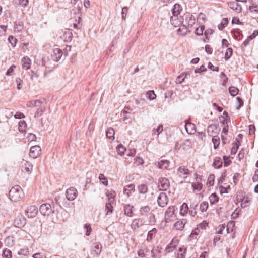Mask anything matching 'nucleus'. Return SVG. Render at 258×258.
I'll list each match as a JSON object with an SVG mask.
<instances>
[{
  "instance_id": "1",
  "label": "nucleus",
  "mask_w": 258,
  "mask_h": 258,
  "mask_svg": "<svg viewBox=\"0 0 258 258\" xmlns=\"http://www.w3.org/2000/svg\"><path fill=\"white\" fill-rule=\"evenodd\" d=\"M23 196L22 189L19 186L13 187L9 191V198L13 202H17Z\"/></svg>"
},
{
  "instance_id": "2",
  "label": "nucleus",
  "mask_w": 258,
  "mask_h": 258,
  "mask_svg": "<svg viewBox=\"0 0 258 258\" xmlns=\"http://www.w3.org/2000/svg\"><path fill=\"white\" fill-rule=\"evenodd\" d=\"M219 121L222 124L223 129L222 133L227 135L228 132L229 123H230V118L228 114H223L219 117Z\"/></svg>"
},
{
  "instance_id": "3",
  "label": "nucleus",
  "mask_w": 258,
  "mask_h": 258,
  "mask_svg": "<svg viewBox=\"0 0 258 258\" xmlns=\"http://www.w3.org/2000/svg\"><path fill=\"white\" fill-rule=\"evenodd\" d=\"M45 102L40 100L30 101L27 102V106L28 107H38V112H43L45 111Z\"/></svg>"
},
{
  "instance_id": "4",
  "label": "nucleus",
  "mask_w": 258,
  "mask_h": 258,
  "mask_svg": "<svg viewBox=\"0 0 258 258\" xmlns=\"http://www.w3.org/2000/svg\"><path fill=\"white\" fill-rule=\"evenodd\" d=\"M151 208L148 206H145L142 207L139 210V214L141 216H145L149 214L150 218L153 217L152 219L150 220V224H152L155 223V216L154 215L151 213H150Z\"/></svg>"
},
{
  "instance_id": "5",
  "label": "nucleus",
  "mask_w": 258,
  "mask_h": 258,
  "mask_svg": "<svg viewBox=\"0 0 258 258\" xmlns=\"http://www.w3.org/2000/svg\"><path fill=\"white\" fill-rule=\"evenodd\" d=\"M175 209L174 206L169 207L165 213V221L166 223L169 222L174 219L176 216L174 214Z\"/></svg>"
},
{
  "instance_id": "6",
  "label": "nucleus",
  "mask_w": 258,
  "mask_h": 258,
  "mask_svg": "<svg viewBox=\"0 0 258 258\" xmlns=\"http://www.w3.org/2000/svg\"><path fill=\"white\" fill-rule=\"evenodd\" d=\"M170 187L169 180L165 177H161L158 180V187L160 190L165 191Z\"/></svg>"
},
{
  "instance_id": "7",
  "label": "nucleus",
  "mask_w": 258,
  "mask_h": 258,
  "mask_svg": "<svg viewBox=\"0 0 258 258\" xmlns=\"http://www.w3.org/2000/svg\"><path fill=\"white\" fill-rule=\"evenodd\" d=\"M191 173V172L184 166H180L177 171V174L179 177L184 179H185Z\"/></svg>"
},
{
  "instance_id": "8",
  "label": "nucleus",
  "mask_w": 258,
  "mask_h": 258,
  "mask_svg": "<svg viewBox=\"0 0 258 258\" xmlns=\"http://www.w3.org/2000/svg\"><path fill=\"white\" fill-rule=\"evenodd\" d=\"M220 128L218 124H211L207 128L208 135L211 137H215L218 136Z\"/></svg>"
},
{
  "instance_id": "9",
  "label": "nucleus",
  "mask_w": 258,
  "mask_h": 258,
  "mask_svg": "<svg viewBox=\"0 0 258 258\" xmlns=\"http://www.w3.org/2000/svg\"><path fill=\"white\" fill-rule=\"evenodd\" d=\"M39 211L40 213L43 216L49 215L54 212L52 210L51 205L48 203L42 204L39 208Z\"/></svg>"
},
{
  "instance_id": "10",
  "label": "nucleus",
  "mask_w": 258,
  "mask_h": 258,
  "mask_svg": "<svg viewBox=\"0 0 258 258\" xmlns=\"http://www.w3.org/2000/svg\"><path fill=\"white\" fill-rule=\"evenodd\" d=\"M78 195V191L76 188L71 187L66 192V197L68 200H74Z\"/></svg>"
},
{
  "instance_id": "11",
  "label": "nucleus",
  "mask_w": 258,
  "mask_h": 258,
  "mask_svg": "<svg viewBox=\"0 0 258 258\" xmlns=\"http://www.w3.org/2000/svg\"><path fill=\"white\" fill-rule=\"evenodd\" d=\"M158 204L161 207H165L168 203V198L166 194L163 192H161L157 199Z\"/></svg>"
},
{
  "instance_id": "12",
  "label": "nucleus",
  "mask_w": 258,
  "mask_h": 258,
  "mask_svg": "<svg viewBox=\"0 0 258 258\" xmlns=\"http://www.w3.org/2000/svg\"><path fill=\"white\" fill-rule=\"evenodd\" d=\"M41 152L40 147L38 145L32 146L30 148L29 152V156L34 159L38 157Z\"/></svg>"
},
{
  "instance_id": "13",
  "label": "nucleus",
  "mask_w": 258,
  "mask_h": 258,
  "mask_svg": "<svg viewBox=\"0 0 258 258\" xmlns=\"http://www.w3.org/2000/svg\"><path fill=\"white\" fill-rule=\"evenodd\" d=\"M144 220L142 218L135 219L133 220L131 228L134 231L137 230L140 227L144 225Z\"/></svg>"
},
{
  "instance_id": "14",
  "label": "nucleus",
  "mask_w": 258,
  "mask_h": 258,
  "mask_svg": "<svg viewBox=\"0 0 258 258\" xmlns=\"http://www.w3.org/2000/svg\"><path fill=\"white\" fill-rule=\"evenodd\" d=\"M38 213V210L36 206L34 205L30 206L28 207L26 214L28 218L35 217Z\"/></svg>"
},
{
  "instance_id": "15",
  "label": "nucleus",
  "mask_w": 258,
  "mask_h": 258,
  "mask_svg": "<svg viewBox=\"0 0 258 258\" xmlns=\"http://www.w3.org/2000/svg\"><path fill=\"white\" fill-rule=\"evenodd\" d=\"M14 223L17 227H24L26 223V219L22 215H19L15 218Z\"/></svg>"
},
{
  "instance_id": "16",
  "label": "nucleus",
  "mask_w": 258,
  "mask_h": 258,
  "mask_svg": "<svg viewBox=\"0 0 258 258\" xmlns=\"http://www.w3.org/2000/svg\"><path fill=\"white\" fill-rule=\"evenodd\" d=\"M238 1V0H236V1L229 2L228 3V5L231 9L235 11L238 13H239L242 11V7L240 5L238 4L237 2Z\"/></svg>"
},
{
  "instance_id": "17",
  "label": "nucleus",
  "mask_w": 258,
  "mask_h": 258,
  "mask_svg": "<svg viewBox=\"0 0 258 258\" xmlns=\"http://www.w3.org/2000/svg\"><path fill=\"white\" fill-rule=\"evenodd\" d=\"M138 254L139 258H146L149 256V251L147 247H143L139 250Z\"/></svg>"
},
{
  "instance_id": "18",
  "label": "nucleus",
  "mask_w": 258,
  "mask_h": 258,
  "mask_svg": "<svg viewBox=\"0 0 258 258\" xmlns=\"http://www.w3.org/2000/svg\"><path fill=\"white\" fill-rule=\"evenodd\" d=\"M22 67L25 70H28L30 68L31 60L28 57H24L22 59Z\"/></svg>"
},
{
  "instance_id": "19",
  "label": "nucleus",
  "mask_w": 258,
  "mask_h": 258,
  "mask_svg": "<svg viewBox=\"0 0 258 258\" xmlns=\"http://www.w3.org/2000/svg\"><path fill=\"white\" fill-rule=\"evenodd\" d=\"M185 128L187 131V132L189 134H193L196 132V126L195 125L190 122H187L185 123Z\"/></svg>"
},
{
  "instance_id": "20",
  "label": "nucleus",
  "mask_w": 258,
  "mask_h": 258,
  "mask_svg": "<svg viewBox=\"0 0 258 258\" xmlns=\"http://www.w3.org/2000/svg\"><path fill=\"white\" fill-rule=\"evenodd\" d=\"M158 168L162 169H167L170 165V162L167 160H161L158 162Z\"/></svg>"
},
{
  "instance_id": "21",
  "label": "nucleus",
  "mask_w": 258,
  "mask_h": 258,
  "mask_svg": "<svg viewBox=\"0 0 258 258\" xmlns=\"http://www.w3.org/2000/svg\"><path fill=\"white\" fill-rule=\"evenodd\" d=\"M24 164L22 166L23 170L29 173H31L33 170V165L27 161H24Z\"/></svg>"
},
{
  "instance_id": "22",
  "label": "nucleus",
  "mask_w": 258,
  "mask_h": 258,
  "mask_svg": "<svg viewBox=\"0 0 258 258\" xmlns=\"http://www.w3.org/2000/svg\"><path fill=\"white\" fill-rule=\"evenodd\" d=\"M62 56V51L59 48H55L53 50V53L52 54V57L54 59L58 61L59 60Z\"/></svg>"
},
{
  "instance_id": "23",
  "label": "nucleus",
  "mask_w": 258,
  "mask_h": 258,
  "mask_svg": "<svg viewBox=\"0 0 258 258\" xmlns=\"http://www.w3.org/2000/svg\"><path fill=\"white\" fill-rule=\"evenodd\" d=\"M133 206L130 205H126L124 207V214L129 217L133 216Z\"/></svg>"
},
{
  "instance_id": "24",
  "label": "nucleus",
  "mask_w": 258,
  "mask_h": 258,
  "mask_svg": "<svg viewBox=\"0 0 258 258\" xmlns=\"http://www.w3.org/2000/svg\"><path fill=\"white\" fill-rule=\"evenodd\" d=\"M207 21V17L206 14L203 13L199 14L197 17V21L199 24H203Z\"/></svg>"
},
{
  "instance_id": "25",
  "label": "nucleus",
  "mask_w": 258,
  "mask_h": 258,
  "mask_svg": "<svg viewBox=\"0 0 258 258\" xmlns=\"http://www.w3.org/2000/svg\"><path fill=\"white\" fill-rule=\"evenodd\" d=\"M188 211V207L186 203H183L180 207V213L181 215L184 216Z\"/></svg>"
},
{
  "instance_id": "26",
  "label": "nucleus",
  "mask_w": 258,
  "mask_h": 258,
  "mask_svg": "<svg viewBox=\"0 0 258 258\" xmlns=\"http://www.w3.org/2000/svg\"><path fill=\"white\" fill-rule=\"evenodd\" d=\"M213 166L216 168H219L222 166V161L220 157H217L214 159Z\"/></svg>"
},
{
  "instance_id": "27",
  "label": "nucleus",
  "mask_w": 258,
  "mask_h": 258,
  "mask_svg": "<svg viewBox=\"0 0 258 258\" xmlns=\"http://www.w3.org/2000/svg\"><path fill=\"white\" fill-rule=\"evenodd\" d=\"M228 19L225 18L222 19L221 23L218 25V27L220 30H222L228 24Z\"/></svg>"
},
{
  "instance_id": "28",
  "label": "nucleus",
  "mask_w": 258,
  "mask_h": 258,
  "mask_svg": "<svg viewBox=\"0 0 258 258\" xmlns=\"http://www.w3.org/2000/svg\"><path fill=\"white\" fill-rule=\"evenodd\" d=\"M187 77L186 73H182L180 75H179L176 79V83L177 84H181L185 80V78Z\"/></svg>"
},
{
  "instance_id": "29",
  "label": "nucleus",
  "mask_w": 258,
  "mask_h": 258,
  "mask_svg": "<svg viewBox=\"0 0 258 258\" xmlns=\"http://www.w3.org/2000/svg\"><path fill=\"white\" fill-rule=\"evenodd\" d=\"M185 223L184 220L178 221L174 224V227L176 229L181 230L184 228Z\"/></svg>"
},
{
  "instance_id": "30",
  "label": "nucleus",
  "mask_w": 258,
  "mask_h": 258,
  "mask_svg": "<svg viewBox=\"0 0 258 258\" xmlns=\"http://www.w3.org/2000/svg\"><path fill=\"white\" fill-rule=\"evenodd\" d=\"M102 245L100 243H95L94 247V252L96 255H99L101 252Z\"/></svg>"
},
{
  "instance_id": "31",
  "label": "nucleus",
  "mask_w": 258,
  "mask_h": 258,
  "mask_svg": "<svg viewBox=\"0 0 258 258\" xmlns=\"http://www.w3.org/2000/svg\"><path fill=\"white\" fill-rule=\"evenodd\" d=\"M157 230L155 228H153L151 230L149 231L148 233L146 240L148 241H150L152 239L153 237L154 236Z\"/></svg>"
},
{
  "instance_id": "32",
  "label": "nucleus",
  "mask_w": 258,
  "mask_h": 258,
  "mask_svg": "<svg viewBox=\"0 0 258 258\" xmlns=\"http://www.w3.org/2000/svg\"><path fill=\"white\" fill-rule=\"evenodd\" d=\"M181 10V8L180 5L175 4L173 9L172 13L174 16H176L180 14Z\"/></svg>"
},
{
  "instance_id": "33",
  "label": "nucleus",
  "mask_w": 258,
  "mask_h": 258,
  "mask_svg": "<svg viewBox=\"0 0 258 258\" xmlns=\"http://www.w3.org/2000/svg\"><path fill=\"white\" fill-rule=\"evenodd\" d=\"M212 142L214 149H217L220 144V138L218 136L212 137Z\"/></svg>"
},
{
  "instance_id": "34",
  "label": "nucleus",
  "mask_w": 258,
  "mask_h": 258,
  "mask_svg": "<svg viewBox=\"0 0 258 258\" xmlns=\"http://www.w3.org/2000/svg\"><path fill=\"white\" fill-rule=\"evenodd\" d=\"M114 130L112 128H108L106 132V137L110 139H114Z\"/></svg>"
},
{
  "instance_id": "35",
  "label": "nucleus",
  "mask_w": 258,
  "mask_h": 258,
  "mask_svg": "<svg viewBox=\"0 0 258 258\" xmlns=\"http://www.w3.org/2000/svg\"><path fill=\"white\" fill-rule=\"evenodd\" d=\"M2 256L4 258H11L12 256L11 251L7 248L3 250Z\"/></svg>"
},
{
  "instance_id": "36",
  "label": "nucleus",
  "mask_w": 258,
  "mask_h": 258,
  "mask_svg": "<svg viewBox=\"0 0 258 258\" xmlns=\"http://www.w3.org/2000/svg\"><path fill=\"white\" fill-rule=\"evenodd\" d=\"M116 149L118 154L121 156H122L126 151V148L121 144L118 145Z\"/></svg>"
},
{
  "instance_id": "37",
  "label": "nucleus",
  "mask_w": 258,
  "mask_h": 258,
  "mask_svg": "<svg viewBox=\"0 0 258 258\" xmlns=\"http://www.w3.org/2000/svg\"><path fill=\"white\" fill-rule=\"evenodd\" d=\"M84 228L86 230L85 235L87 236H89L92 232L91 225L88 223H86L84 225Z\"/></svg>"
},
{
  "instance_id": "38",
  "label": "nucleus",
  "mask_w": 258,
  "mask_h": 258,
  "mask_svg": "<svg viewBox=\"0 0 258 258\" xmlns=\"http://www.w3.org/2000/svg\"><path fill=\"white\" fill-rule=\"evenodd\" d=\"M205 29L204 25H201L197 28L195 31V33L198 36H201L203 34V32Z\"/></svg>"
},
{
  "instance_id": "39",
  "label": "nucleus",
  "mask_w": 258,
  "mask_h": 258,
  "mask_svg": "<svg viewBox=\"0 0 258 258\" xmlns=\"http://www.w3.org/2000/svg\"><path fill=\"white\" fill-rule=\"evenodd\" d=\"M139 192L142 194H145L148 191L147 186L145 184H141L138 187Z\"/></svg>"
},
{
  "instance_id": "40",
  "label": "nucleus",
  "mask_w": 258,
  "mask_h": 258,
  "mask_svg": "<svg viewBox=\"0 0 258 258\" xmlns=\"http://www.w3.org/2000/svg\"><path fill=\"white\" fill-rule=\"evenodd\" d=\"M229 91L230 94L232 96H235L238 94L239 90L237 88H236L235 87L232 86V87H229Z\"/></svg>"
},
{
  "instance_id": "41",
  "label": "nucleus",
  "mask_w": 258,
  "mask_h": 258,
  "mask_svg": "<svg viewBox=\"0 0 258 258\" xmlns=\"http://www.w3.org/2000/svg\"><path fill=\"white\" fill-rule=\"evenodd\" d=\"M27 127L26 123L25 121H20L19 122V130L20 132H23L25 131V129Z\"/></svg>"
},
{
  "instance_id": "42",
  "label": "nucleus",
  "mask_w": 258,
  "mask_h": 258,
  "mask_svg": "<svg viewBox=\"0 0 258 258\" xmlns=\"http://www.w3.org/2000/svg\"><path fill=\"white\" fill-rule=\"evenodd\" d=\"M218 200L219 198L215 193L212 194L209 197V200L211 204H214L215 203L218 202Z\"/></svg>"
},
{
  "instance_id": "43",
  "label": "nucleus",
  "mask_w": 258,
  "mask_h": 258,
  "mask_svg": "<svg viewBox=\"0 0 258 258\" xmlns=\"http://www.w3.org/2000/svg\"><path fill=\"white\" fill-rule=\"evenodd\" d=\"M147 97L149 100H154L156 97V95L153 90L149 91L147 92Z\"/></svg>"
},
{
  "instance_id": "44",
  "label": "nucleus",
  "mask_w": 258,
  "mask_h": 258,
  "mask_svg": "<svg viewBox=\"0 0 258 258\" xmlns=\"http://www.w3.org/2000/svg\"><path fill=\"white\" fill-rule=\"evenodd\" d=\"M16 66L14 64L12 65L7 71L6 75L7 76H12L14 73V70Z\"/></svg>"
},
{
  "instance_id": "45",
  "label": "nucleus",
  "mask_w": 258,
  "mask_h": 258,
  "mask_svg": "<svg viewBox=\"0 0 258 258\" xmlns=\"http://www.w3.org/2000/svg\"><path fill=\"white\" fill-rule=\"evenodd\" d=\"M235 223L234 221H230L228 223L227 226V233H229L230 232H232L233 231V228L234 226Z\"/></svg>"
},
{
  "instance_id": "46",
  "label": "nucleus",
  "mask_w": 258,
  "mask_h": 258,
  "mask_svg": "<svg viewBox=\"0 0 258 258\" xmlns=\"http://www.w3.org/2000/svg\"><path fill=\"white\" fill-rule=\"evenodd\" d=\"M208 208V202L204 201L200 204V209L202 212L206 211L207 210Z\"/></svg>"
},
{
  "instance_id": "47",
  "label": "nucleus",
  "mask_w": 258,
  "mask_h": 258,
  "mask_svg": "<svg viewBox=\"0 0 258 258\" xmlns=\"http://www.w3.org/2000/svg\"><path fill=\"white\" fill-rule=\"evenodd\" d=\"M8 41L12 47H15L17 43V39L13 36H9Z\"/></svg>"
},
{
  "instance_id": "48",
  "label": "nucleus",
  "mask_w": 258,
  "mask_h": 258,
  "mask_svg": "<svg viewBox=\"0 0 258 258\" xmlns=\"http://www.w3.org/2000/svg\"><path fill=\"white\" fill-rule=\"evenodd\" d=\"M99 179L104 185H107L108 180L104 174H100L99 175Z\"/></svg>"
},
{
  "instance_id": "49",
  "label": "nucleus",
  "mask_w": 258,
  "mask_h": 258,
  "mask_svg": "<svg viewBox=\"0 0 258 258\" xmlns=\"http://www.w3.org/2000/svg\"><path fill=\"white\" fill-rule=\"evenodd\" d=\"M193 190L200 191L202 188V184L201 183H192L191 185Z\"/></svg>"
},
{
  "instance_id": "50",
  "label": "nucleus",
  "mask_w": 258,
  "mask_h": 258,
  "mask_svg": "<svg viewBox=\"0 0 258 258\" xmlns=\"http://www.w3.org/2000/svg\"><path fill=\"white\" fill-rule=\"evenodd\" d=\"M214 175L213 174H210L208 178L207 184H208L210 186H213L214 183Z\"/></svg>"
},
{
  "instance_id": "51",
  "label": "nucleus",
  "mask_w": 258,
  "mask_h": 258,
  "mask_svg": "<svg viewBox=\"0 0 258 258\" xmlns=\"http://www.w3.org/2000/svg\"><path fill=\"white\" fill-rule=\"evenodd\" d=\"M163 130V125H159V126L157 128L153 130V131H152V132H153L152 135L156 134H157L158 135L159 134L162 133Z\"/></svg>"
},
{
  "instance_id": "52",
  "label": "nucleus",
  "mask_w": 258,
  "mask_h": 258,
  "mask_svg": "<svg viewBox=\"0 0 258 258\" xmlns=\"http://www.w3.org/2000/svg\"><path fill=\"white\" fill-rule=\"evenodd\" d=\"M223 160H224V165L226 167L229 166L231 163V161L230 159V158L226 156H223Z\"/></svg>"
},
{
  "instance_id": "53",
  "label": "nucleus",
  "mask_w": 258,
  "mask_h": 258,
  "mask_svg": "<svg viewBox=\"0 0 258 258\" xmlns=\"http://www.w3.org/2000/svg\"><path fill=\"white\" fill-rule=\"evenodd\" d=\"M249 10L250 12H257L258 13V4H253L249 7Z\"/></svg>"
},
{
  "instance_id": "54",
  "label": "nucleus",
  "mask_w": 258,
  "mask_h": 258,
  "mask_svg": "<svg viewBox=\"0 0 258 258\" xmlns=\"http://www.w3.org/2000/svg\"><path fill=\"white\" fill-rule=\"evenodd\" d=\"M113 208L111 204H110L109 203L106 204V210L107 211V214L108 213H110V214L112 213V211H113Z\"/></svg>"
},
{
  "instance_id": "55",
  "label": "nucleus",
  "mask_w": 258,
  "mask_h": 258,
  "mask_svg": "<svg viewBox=\"0 0 258 258\" xmlns=\"http://www.w3.org/2000/svg\"><path fill=\"white\" fill-rule=\"evenodd\" d=\"M232 23L238 25H243V23L240 21L238 17H234L232 20Z\"/></svg>"
},
{
  "instance_id": "56",
  "label": "nucleus",
  "mask_w": 258,
  "mask_h": 258,
  "mask_svg": "<svg viewBox=\"0 0 258 258\" xmlns=\"http://www.w3.org/2000/svg\"><path fill=\"white\" fill-rule=\"evenodd\" d=\"M7 29V27L5 25H1L0 26V36H3L5 35L6 30Z\"/></svg>"
},
{
  "instance_id": "57",
  "label": "nucleus",
  "mask_w": 258,
  "mask_h": 258,
  "mask_svg": "<svg viewBox=\"0 0 258 258\" xmlns=\"http://www.w3.org/2000/svg\"><path fill=\"white\" fill-rule=\"evenodd\" d=\"M16 82L18 90H20L22 88L23 81L20 78H18L16 79Z\"/></svg>"
},
{
  "instance_id": "58",
  "label": "nucleus",
  "mask_w": 258,
  "mask_h": 258,
  "mask_svg": "<svg viewBox=\"0 0 258 258\" xmlns=\"http://www.w3.org/2000/svg\"><path fill=\"white\" fill-rule=\"evenodd\" d=\"M214 31L211 29H208L205 30L204 32L205 36L207 38H208V36L212 35Z\"/></svg>"
},
{
  "instance_id": "59",
  "label": "nucleus",
  "mask_w": 258,
  "mask_h": 258,
  "mask_svg": "<svg viewBox=\"0 0 258 258\" xmlns=\"http://www.w3.org/2000/svg\"><path fill=\"white\" fill-rule=\"evenodd\" d=\"M27 138L29 141H33L36 140V137L35 135L32 133H29L27 136Z\"/></svg>"
},
{
  "instance_id": "60",
  "label": "nucleus",
  "mask_w": 258,
  "mask_h": 258,
  "mask_svg": "<svg viewBox=\"0 0 258 258\" xmlns=\"http://www.w3.org/2000/svg\"><path fill=\"white\" fill-rule=\"evenodd\" d=\"M135 162L137 163V165H142L144 163L143 159L139 157H137L135 159Z\"/></svg>"
},
{
  "instance_id": "61",
  "label": "nucleus",
  "mask_w": 258,
  "mask_h": 258,
  "mask_svg": "<svg viewBox=\"0 0 258 258\" xmlns=\"http://www.w3.org/2000/svg\"><path fill=\"white\" fill-rule=\"evenodd\" d=\"M232 54V49L228 48L225 53V58H229Z\"/></svg>"
},
{
  "instance_id": "62",
  "label": "nucleus",
  "mask_w": 258,
  "mask_h": 258,
  "mask_svg": "<svg viewBox=\"0 0 258 258\" xmlns=\"http://www.w3.org/2000/svg\"><path fill=\"white\" fill-rule=\"evenodd\" d=\"M128 9L127 7H124L122 10V18L123 19H125L126 16V13L127 12Z\"/></svg>"
},
{
  "instance_id": "63",
  "label": "nucleus",
  "mask_w": 258,
  "mask_h": 258,
  "mask_svg": "<svg viewBox=\"0 0 258 258\" xmlns=\"http://www.w3.org/2000/svg\"><path fill=\"white\" fill-rule=\"evenodd\" d=\"M255 128V127L253 125H250L249 126V134L250 135H252L254 134Z\"/></svg>"
},
{
  "instance_id": "64",
  "label": "nucleus",
  "mask_w": 258,
  "mask_h": 258,
  "mask_svg": "<svg viewBox=\"0 0 258 258\" xmlns=\"http://www.w3.org/2000/svg\"><path fill=\"white\" fill-rule=\"evenodd\" d=\"M252 179L254 181H258V169L255 170L254 174L252 177Z\"/></svg>"
}]
</instances>
